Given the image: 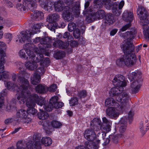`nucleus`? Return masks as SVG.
<instances>
[{
  "label": "nucleus",
  "instance_id": "1",
  "mask_svg": "<svg viewBox=\"0 0 149 149\" xmlns=\"http://www.w3.org/2000/svg\"><path fill=\"white\" fill-rule=\"evenodd\" d=\"M136 33L134 30H132L123 34V36L127 39V41L121 45L124 55L116 60V63L118 65L121 66L125 64L127 66H131L136 62V57L134 52L135 47L131 41L134 38Z\"/></svg>",
  "mask_w": 149,
  "mask_h": 149
},
{
  "label": "nucleus",
  "instance_id": "2",
  "mask_svg": "<svg viewBox=\"0 0 149 149\" xmlns=\"http://www.w3.org/2000/svg\"><path fill=\"white\" fill-rule=\"evenodd\" d=\"M18 77V90L20 92L16 94L15 97L20 104H24L25 98L30 95L29 83L28 80L24 77L19 76Z\"/></svg>",
  "mask_w": 149,
  "mask_h": 149
},
{
  "label": "nucleus",
  "instance_id": "3",
  "mask_svg": "<svg viewBox=\"0 0 149 149\" xmlns=\"http://www.w3.org/2000/svg\"><path fill=\"white\" fill-rule=\"evenodd\" d=\"M90 127L85 130L84 135L86 139L92 141L96 138L95 132L102 130L104 128L102 127L101 120L98 118H95L91 121Z\"/></svg>",
  "mask_w": 149,
  "mask_h": 149
},
{
  "label": "nucleus",
  "instance_id": "4",
  "mask_svg": "<svg viewBox=\"0 0 149 149\" xmlns=\"http://www.w3.org/2000/svg\"><path fill=\"white\" fill-rule=\"evenodd\" d=\"M141 75V73L140 71L133 72L129 77L130 81L136 79L131 84V91L133 94H136L138 92L142 85L143 79Z\"/></svg>",
  "mask_w": 149,
  "mask_h": 149
},
{
  "label": "nucleus",
  "instance_id": "5",
  "mask_svg": "<svg viewBox=\"0 0 149 149\" xmlns=\"http://www.w3.org/2000/svg\"><path fill=\"white\" fill-rule=\"evenodd\" d=\"M136 12L141 20L140 24L143 26L147 25L149 23V15L145 8L141 6H139Z\"/></svg>",
  "mask_w": 149,
  "mask_h": 149
},
{
  "label": "nucleus",
  "instance_id": "6",
  "mask_svg": "<svg viewBox=\"0 0 149 149\" xmlns=\"http://www.w3.org/2000/svg\"><path fill=\"white\" fill-rule=\"evenodd\" d=\"M59 15L56 13L49 14L47 17L46 21L49 22L47 27L52 31H55L56 28H57V24L56 22L59 20Z\"/></svg>",
  "mask_w": 149,
  "mask_h": 149
},
{
  "label": "nucleus",
  "instance_id": "7",
  "mask_svg": "<svg viewBox=\"0 0 149 149\" xmlns=\"http://www.w3.org/2000/svg\"><path fill=\"white\" fill-rule=\"evenodd\" d=\"M79 8L78 7H73L71 8L69 6L65 7L63 13V17L64 19L67 21H71L73 19V17L72 15V12L73 13H79Z\"/></svg>",
  "mask_w": 149,
  "mask_h": 149
},
{
  "label": "nucleus",
  "instance_id": "8",
  "mask_svg": "<svg viewBox=\"0 0 149 149\" xmlns=\"http://www.w3.org/2000/svg\"><path fill=\"white\" fill-rule=\"evenodd\" d=\"M129 100V95L126 93L124 92V91L119 96H118L116 98V100L122 104L121 105H119V107L121 111H123L125 110L127 106Z\"/></svg>",
  "mask_w": 149,
  "mask_h": 149
},
{
  "label": "nucleus",
  "instance_id": "9",
  "mask_svg": "<svg viewBox=\"0 0 149 149\" xmlns=\"http://www.w3.org/2000/svg\"><path fill=\"white\" fill-rule=\"evenodd\" d=\"M45 70L43 67H39L34 74L33 77L31 79L32 84L36 85L40 82L41 76L45 72Z\"/></svg>",
  "mask_w": 149,
  "mask_h": 149
},
{
  "label": "nucleus",
  "instance_id": "10",
  "mask_svg": "<svg viewBox=\"0 0 149 149\" xmlns=\"http://www.w3.org/2000/svg\"><path fill=\"white\" fill-rule=\"evenodd\" d=\"M125 79V77L122 75H116L112 81L113 84L114 86L125 87L126 85Z\"/></svg>",
  "mask_w": 149,
  "mask_h": 149
},
{
  "label": "nucleus",
  "instance_id": "11",
  "mask_svg": "<svg viewBox=\"0 0 149 149\" xmlns=\"http://www.w3.org/2000/svg\"><path fill=\"white\" fill-rule=\"evenodd\" d=\"M105 16L104 11L102 10H98L96 13L91 14L87 19H88L90 17V19L91 20L92 19L94 20H99L104 18Z\"/></svg>",
  "mask_w": 149,
  "mask_h": 149
},
{
  "label": "nucleus",
  "instance_id": "12",
  "mask_svg": "<svg viewBox=\"0 0 149 149\" xmlns=\"http://www.w3.org/2000/svg\"><path fill=\"white\" fill-rule=\"evenodd\" d=\"M123 136V134L120 135L112 134L109 136L108 138L106 139L105 142L103 143V145H107L109 143L110 141H112L114 143H117L118 142L119 137H122Z\"/></svg>",
  "mask_w": 149,
  "mask_h": 149
},
{
  "label": "nucleus",
  "instance_id": "13",
  "mask_svg": "<svg viewBox=\"0 0 149 149\" xmlns=\"http://www.w3.org/2000/svg\"><path fill=\"white\" fill-rule=\"evenodd\" d=\"M28 116L27 112L25 110L23 109H20L16 113L15 118V120L18 123L22 121L25 117Z\"/></svg>",
  "mask_w": 149,
  "mask_h": 149
},
{
  "label": "nucleus",
  "instance_id": "14",
  "mask_svg": "<svg viewBox=\"0 0 149 149\" xmlns=\"http://www.w3.org/2000/svg\"><path fill=\"white\" fill-rule=\"evenodd\" d=\"M34 47L33 44L30 43H28L24 46V48L26 51V53L30 59H32L35 57L34 54L32 51L33 50Z\"/></svg>",
  "mask_w": 149,
  "mask_h": 149
},
{
  "label": "nucleus",
  "instance_id": "15",
  "mask_svg": "<svg viewBox=\"0 0 149 149\" xmlns=\"http://www.w3.org/2000/svg\"><path fill=\"white\" fill-rule=\"evenodd\" d=\"M112 88L109 91V93L112 95V96L115 97V99L116 100V98L118 96H119V95L123 93L124 91V88L123 86H116Z\"/></svg>",
  "mask_w": 149,
  "mask_h": 149
},
{
  "label": "nucleus",
  "instance_id": "16",
  "mask_svg": "<svg viewBox=\"0 0 149 149\" xmlns=\"http://www.w3.org/2000/svg\"><path fill=\"white\" fill-rule=\"evenodd\" d=\"M32 34H33V32H30L29 31L27 30L25 32L22 31L20 33V37H18L19 42L22 43L26 40L29 42L31 40L30 37Z\"/></svg>",
  "mask_w": 149,
  "mask_h": 149
},
{
  "label": "nucleus",
  "instance_id": "17",
  "mask_svg": "<svg viewBox=\"0 0 149 149\" xmlns=\"http://www.w3.org/2000/svg\"><path fill=\"white\" fill-rule=\"evenodd\" d=\"M53 40L49 37H46L42 38L41 39L40 44L38 45L40 48L43 49L47 47V45H49L51 42H53Z\"/></svg>",
  "mask_w": 149,
  "mask_h": 149
},
{
  "label": "nucleus",
  "instance_id": "18",
  "mask_svg": "<svg viewBox=\"0 0 149 149\" xmlns=\"http://www.w3.org/2000/svg\"><path fill=\"white\" fill-rule=\"evenodd\" d=\"M34 58L33 59H30L29 58L28 59L25 63V65L28 69L33 70L36 69L37 68V64L34 62Z\"/></svg>",
  "mask_w": 149,
  "mask_h": 149
},
{
  "label": "nucleus",
  "instance_id": "19",
  "mask_svg": "<svg viewBox=\"0 0 149 149\" xmlns=\"http://www.w3.org/2000/svg\"><path fill=\"white\" fill-rule=\"evenodd\" d=\"M36 141L34 142L31 141L26 144V147L27 149H41V143L40 140Z\"/></svg>",
  "mask_w": 149,
  "mask_h": 149
},
{
  "label": "nucleus",
  "instance_id": "20",
  "mask_svg": "<svg viewBox=\"0 0 149 149\" xmlns=\"http://www.w3.org/2000/svg\"><path fill=\"white\" fill-rule=\"evenodd\" d=\"M41 0H24L25 4H27L29 9L31 11H33L36 9L37 6L36 3L40 2Z\"/></svg>",
  "mask_w": 149,
  "mask_h": 149
},
{
  "label": "nucleus",
  "instance_id": "21",
  "mask_svg": "<svg viewBox=\"0 0 149 149\" xmlns=\"http://www.w3.org/2000/svg\"><path fill=\"white\" fill-rule=\"evenodd\" d=\"M105 106L109 108L111 106H114L115 107H119L120 105L118 103L116 102L114 99L110 97L107 99L105 102Z\"/></svg>",
  "mask_w": 149,
  "mask_h": 149
},
{
  "label": "nucleus",
  "instance_id": "22",
  "mask_svg": "<svg viewBox=\"0 0 149 149\" xmlns=\"http://www.w3.org/2000/svg\"><path fill=\"white\" fill-rule=\"evenodd\" d=\"M116 107H109L106 110V114L111 118H116L119 116V113L117 112Z\"/></svg>",
  "mask_w": 149,
  "mask_h": 149
},
{
  "label": "nucleus",
  "instance_id": "23",
  "mask_svg": "<svg viewBox=\"0 0 149 149\" xmlns=\"http://www.w3.org/2000/svg\"><path fill=\"white\" fill-rule=\"evenodd\" d=\"M33 11V12L34 14L31 18L33 20L36 21H39L42 19L44 18V14L43 13L40 11H38L35 10Z\"/></svg>",
  "mask_w": 149,
  "mask_h": 149
},
{
  "label": "nucleus",
  "instance_id": "24",
  "mask_svg": "<svg viewBox=\"0 0 149 149\" xmlns=\"http://www.w3.org/2000/svg\"><path fill=\"white\" fill-rule=\"evenodd\" d=\"M35 90L38 93L44 94L47 91V87L44 85L39 84L36 86Z\"/></svg>",
  "mask_w": 149,
  "mask_h": 149
},
{
  "label": "nucleus",
  "instance_id": "25",
  "mask_svg": "<svg viewBox=\"0 0 149 149\" xmlns=\"http://www.w3.org/2000/svg\"><path fill=\"white\" fill-rule=\"evenodd\" d=\"M55 10L56 12H61L64 10V3L63 1H58L54 3V4Z\"/></svg>",
  "mask_w": 149,
  "mask_h": 149
},
{
  "label": "nucleus",
  "instance_id": "26",
  "mask_svg": "<svg viewBox=\"0 0 149 149\" xmlns=\"http://www.w3.org/2000/svg\"><path fill=\"white\" fill-rule=\"evenodd\" d=\"M133 17V13L131 12H125L123 15V19L127 22H130L132 21Z\"/></svg>",
  "mask_w": 149,
  "mask_h": 149
},
{
  "label": "nucleus",
  "instance_id": "27",
  "mask_svg": "<svg viewBox=\"0 0 149 149\" xmlns=\"http://www.w3.org/2000/svg\"><path fill=\"white\" fill-rule=\"evenodd\" d=\"M105 20V22L109 25L113 24L115 21L114 16L111 13L106 15Z\"/></svg>",
  "mask_w": 149,
  "mask_h": 149
},
{
  "label": "nucleus",
  "instance_id": "28",
  "mask_svg": "<svg viewBox=\"0 0 149 149\" xmlns=\"http://www.w3.org/2000/svg\"><path fill=\"white\" fill-rule=\"evenodd\" d=\"M102 121L103 123L104 124H105V127H103V126H104V125H102V127H104V128H105V129H106V131H108V132L110 131L111 130V123L109 121L106 117H104L102 118ZM104 130L103 129H102V130Z\"/></svg>",
  "mask_w": 149,
  "mask_h": 149
},
{
  "label": "nucleus",
  "instance_id": "29",
  "mask_svg": "<svg viewBox=\"0 0 149 149\" xmlns=\"http://www.w3.org/2000/svg\"><path fill=\"white\" fill-rule=\"evenodd\" d=\"M37 116L40 119L45 120L48 118L49 115L47 112L40 109V112L38 113Z\"/></svg>",
  "mask_w": 149,
  "mask_h": 149
},
{
  "label": "nucleus",
  "instance_id": "30",
  "mask_svg": "<svg viewBox=\"0 0 149 149\" xmlns=\"http://www.w3.org/2000/svg\"><path fill=\"white\" fill-rule=\"evenodd\" d=\"M65 55V52L62 50L55 51L54 54V57L57 59H61L64 57Z\"/></svg>",
  "mask_w": 149,
  "mask_h": 149
},
{
  "label": "nucleus",
  "instance_id": "31",
  "mask_svg": "<svg viewBox=\"0 0 149 149\" xmlns=\"http://www.w3.org/2000/svg\"><path fill=\"white\" fill-rule=\"evenodd\" d=\"M31 32H33V34H35L38 32L39 31L40 29L41 28V25L39 24H32L31 26Z\"/></svg>",
  "mask_w": 149,
  "mask_h": 149
},
{
  "label": "nucleus",
  "instance_id": "32",
  "mask_svg": "<svg viewBox=\"0 0 149 149\" xmlns=\"http://www.w3.org/2000/svg\"><path fill=\"white\" fill-rule=\"evenodd\" d=\"M42 143L45 146H48L52 143V139L49 137H45L41 139Z\"/></svg>",
  "mask_w": 149,
  "mask_h": 149
},
{
  "label": "nucleus",
  "instance_id": "33",
  "mask_svg": "<svg viewBox=\"0 0 149 149\" xmlns=\"http://www.w3.org/2000/svg\"><path fill=\"white\" fill-rule=\"evenodd\" d=\"M16 7L17 10L20 11H25L26 9H29L27 4H25L24 0H23V4L21 3H17L16 5Z\"/></svg>",
  "mask_w": 149,
  "mask_h": 149
},
{
  "label": "nucleus",
  "instance_id": "34",
  "mask_svg": "<svg viewBox=\"0 0 149 149\" xmlns=\"http://www.w3.org/2000/svg\"><path fill=\"white\" fill-rule=\"evenodd\" d=\"M8 90L5 89H3L1 92L0 96V108H1L4 103V97L6 95Z\"/></svg>",
  "mask_w": 149,
  "mask_h": 149
},
{
  "label": "nucleus",
  "instance_id": "35",
  "mask_svg": "<svg viewBox=\"0 0 149 149\" xmlns=\"http://www.w3.org/2000/svg\"><path fill=\"white\" fill-rule=\"evenodd\" d=\"M7 87L8 89H12L14 90H15L17 92H19L18 90V86L16 84H14L10 82H8L7 83Z\"/></svg>",
  "mask_w": 149,
  "mask_h": 149
},
{
  "label": "nucleus",
  "instance_id": "36",
  "mask_svg": "<svg viewBox=\"0 0 149 149\" xmlns=\"http://www.w3.org/2000/svg\"><path fill=\"white\" fill-rule=\"evenodd\" d=\"M27 99V100H26V104L27 107L28 108L34 107L36 105V103L33 100H31L30 98Z\"/></svg>",
  "mask_w": 149,
  "mask_h": 149
},
{
  "label": "nucleus",
  "instance_id": "37",
  "mask_svg": "<svg viewBox=\"0 0 149 149\" xmlns=\"http://www.w3.org/2000/svg\"><path fill=\"white\" fill-rule=\"evenodd\" d=\"M28 98H30V99L31 100H34L35 103H36V102L37 100H38V99L39 98V97L36 94H33L32 95H31V93H30V95L29 96L26 97L25 98L24 102L26 101V99Z\"/></svg>",
  "mask_w": 149,
  "mask_h": 149
},
{
  "label": "nucleus",
  "instance_id": "38",
  "mask_svg": "<svg viewBox=\"0 0 149 149\" xmlns=\"http://www.w3.org/2000/svg\"><path fill=\"white\" fill-rule=\"evenodd\" d=\"M5 63V61L4 58V56H2L0 58V73L4 71V65Z\"/></svg>",
  "mask_w": 149,
  "mask_h": 149
},
{
  "label": "nucleus",
  "instance_id": "39",
  "mask_svg": "<svg viewBox=\"0 0 149 149\" xmlns=\"http://www.w3.org/2000/svg\"><path fill=\"white\" fill-rule=\"evenodd\" d=\"M54 6V4L51 3H45L44 5V8L45 10L49 12L52 10Z\"/></svg>",
  "mask_w": 149,
  "mask_h": 149
},
{
  "label": "nucleus",
  "instance_id": "40",
  "mask_svg": "<svg viewBox=\"0 0 149 149\" xmlns=\"http://www.w3.org/2000/svg\"><path fill=\"white\" fill-rule=\"evenodd\" d=\"M78 102V98L76 97L71 98L69 100V104L70 106H74L77 104Z\"/></svg>",
  "mask_w": 149,
  "mask_h": 149
},
{
  "label": "nucleus",
  "instance_id": "41",
  "mask_svg": "<svg viewBox=\"0 0 149 149\" xmlns=\"http://www.w3.org/2000/svg\"><path fill=\"white\" fill-rule=\"evenodd\" d=\"M5 43L3 42L0 41V56L1 57L2 56L4 57L5 56L4 54H3L4 52V49H5Z\"/></svg>",
  "mask_w": 149,
  "mask_h": 149
},
{
  "label": "nucleus",
  "instance_id": "42",
  "mask_svg": "<svg viewBox=\"0 0 149 149\" xmlns=\"http://www.w3.org/2000/svg\"><path fill=\"white\" fill-rule=\"evenodd\" d=\"M51 124L52 127L55 128H59L62 125L61 123L60 122L55 120H52Z\"/></svg>",
  "mask_w": 149,
  "mask_h": 149
},
{
  "label": "nucleus",
  "instance_id": "43",
  "mask_svg": "<svg viewBox=\"0 0 149 149\" xmlns=\"http://www.w3.org/2000/svg\"><path fill=\"white\" fill-rule=\"evenodd\" d=\"M63 42L60 40H58L55 41L53 42V45L54 47L61 49L62 45H63Z\"/></svg>",
  "mask_w": 149,
  "mask_h": 149
},
{
  "label": "nucleus",
  "instance_id": "44",
  "mask_svg": "<svg viewBox=\"0 0 149 149\" xmlns=\"http://www.w3.org/2000/svg\"><path fill=\"white\" fill-rule=\"evenodd\" d=\"M26 51L24 49H21L19 52V55L21 58L28 60V57L26 56Z\"/></svg>",
  "mask_w": 149,
  "mask_h": 149
},
{
  "label": "nucleus",
  "instance_id": "45",
  "mask_svg": "<svg viewBox=\"0 0 149 149\" xmlns=\"http://www.w3.org/2000/svg\"><path fill=\"white\" fill-rule=\"evenodd\" d=\"M16 65L17 67H18L19 70H20L19 72L23 75L26 72L22 68L23 65L22 63L21 62H17Z\"/></svg>",
  "mask_w": 149,
  "mask_h": 149
},
{
  "label": "nucleus",
  "instance_id": "46",
  "mask_svg": "<svg viewBox=\"0 0 149 149\" xmlns=\"http://www.w3.org/2000/svg\"><path fill=\"white\" fill-rule=\"evenodd\" d=\"M87 95V92L85 90L79 91L78 93V96L80 99L85 97Z\"/></svg>",
  "mask_w": 149,
  "mask_h": 149
},
{
  "label": "nucleus",
  "instance_id": "47",
  "mask_svg": "<svg viewBox=\"0 0 149 149\" xmlns=\"http://www.w3.org/2000/svg\"><path fill=\"white\" fill-rule=\"evenodd\" d=\"M76 24L75 23L73 22H70L68 24V30L70 32H72L76 28Z\"/></svg>",
  "mask_w": 149,
  "mask_h": 149
},
{
  "label": "nucleus",
  "instance_id": "48",
  "mask_svg": "<svg viewBox=\"0 0 149 149\" xmlns=\"http://www.w3.org/2000/svg\"><path fill=\"white\" fill-rule=\"evenodd\" d=\"M140 130L142 134L143 135H144L146 132L148 130L149 128H146L144 129L143 125V122L141 123L139 126Z\"/></svg>",
  "mask_w": 149,
  "mask_h": 149
},
{
  "label": "nucleus",
  "instance_id": "49",
  "mask_svg": "<svg viewBox=\"0 0 149 149\" xmlns=\"http://www.w3.org/2000/svg\"><path fill=\"white\" fill-rule=\"evenodd\" d=\"M89 142H88L87 143V142L85 143L86 146L88 149H98L99 147L98 145L94 144L92 145V147L91 146L90 148V145L89 144Z\"/></svg>",
  "mask_w": 149,
  "mask_h": 149
},
{
  "label": "nucleus",
  "instance_id": "50",
  "mask_svg": "<svg viewBox=\"0 0 149 149\" xmlns=\"http://www.w3.org/2000/svg\"><path fill=\"white\" fill-rule=\"evenodd\" d=\"M53 105L49 103L47 105H45L43 106V107L48 112H50L52 111L53 109Z\"/></svg>",
  "mask_w": 149,
  "mask_h": 149
},
{
  "label": "nucleus",
  "instance_id": "51",
  "mask_svg": "<svg viewBox=\"0 0 149 149\" xmlns=\"http://www.w3.org/2000/svg\"><path fill=\"white\" fill-rule=\"evenodd\" d=\"M1 77H2V80L4 81V79H8L9 75L8 72L6 71H3L0 73Z\"/></svg>",
  "mask_w": 149,
  "mask_h": 149
},
{
  "label": "nucleus",
  "instance_id": "52",
  "mask_svg": "<svg viewBox=\"0 0 149 149\" xmlns=\"http://www.w3.org/2000/svg\"><path fill=\"white\" fill-rule=\"evenodd\" d=\"M73 36L76 38H79L80 36V32L78 29H75L73 33Z\"/></svg>",
  "mask_w": 149,
  "mask_h": 149
},
{
  "label": "nucleus",
  "instance_id": "53",
  "mask_svg": "<svg viewBox=\"0 0 149 149\" xmlns=\"http://www.w3.org/2000/svg\"><path fill=\"white\" fill-rule=\"evenodd\" d=\"M34 107L28 108L27 111V114L29 113V115L30 114H32L33 115H35L37 112V111Z\"/></svg>",
  "mask_w": 149,
  "mask_h": 149
},
{
  "label": "nucleus",
  "instance_id": "54",
  "mask_svg": "<svg viewBox=\"0 0 149 149\" xmlns=\"http://www.w3.org/2000/svg\"><path fill=\"white\" fill-rule=\"evenodd\" d=\"M45 101L43 97H39L38 100L36 102V103L42 106H44L45 104Z\"/></svg>",
  "mask_w": 149,
  "mask_h": 149
},
{
  "label": "nucleus",
  "instance_id": "55",
  "mask_svg": "<svg viewBox=\"0 0 149 149\" xmlns=\"http://www.w3.org/2000/svg\"><path fill=\"white\" fill-rule=\"evenodd\" d=\"M119 130L120 132L123 133L125 132L126 129L127 125H119Z\"/></svg>",
  "mask_w": 149,
  "mask_h": 149
},
{
  "label": "nucleus",
  "instance_id": "56",
  "mask_svg": "<svg viewBox=\"0 0 149 149\" xmlns=\"http://www.w3.org/2000/svg\"><path fill=\"white\" fill-rule=\"evenodd\" d=\"M64 104L63 102H58V101L54 104V107L56 109L61 108L63 106Z\"/></svg>",
  "mask_w": 149,
  "mask_h": 149
},
{
  "label": "nucleus",
  "instance_id": "57",
  "mask_svg": "<svg viewBox=\"0 0 149 149\" xmlns=\"http://www.w3.org/2000/svg\"><path fill=\"white\" fill-rule=\"evenodd\" d=\"M134 114V112L132 111H130L129 113L128 118L129 123L130 124L133 121V116Z\"/></svg>",
  "mask_w": 149,
  "mask_h": 149
},
{
  "label": "nucleus",
  "instance_id": "58",
  "mask_svg": "<svg viewBox=\"0 0 149 149\" xmlns=\"http://www.w3.org/2000/svg\"><path fill=\"white\" fill-rule=\"evenodd\" d=\"M89 4L90 2L88 1L86 2V3H85L84 7L85 11L83 12V13L84 15H86L87 16V14H88L89 13H88V11L86 9L89 6Z\"/></svg>",
  "mask_w": 149,
  "mask_h": 149
},
{
  "label": "nucleus",
  "instance_id": "59",
  "mask_svg": "<svg viewBox=\"0 0 149 149\" xmlns=\"http://www.w3.org/2000/svg\"><path fill=\"white\" fill-rule=\"evenodd\" d=\"M41 63L43 65H48L49 63H50L49 58L48 57L45 58L43 60L42 59Z\"/></svg>",
  "mask_w": 149,
  "mask_h": 149
},
{
  "label": "nucleus",
  "instance_id": "60",
  "mask_svg": "<svg viewBox=\"0 0 149 149\" xmlns=\"http://www.w3.org/2000/svg\"><path fill=\"white\" fill-rule=\"evenodd\" d=\"M58 100V97L57 96H55L52 97L50 99L49 103L54 105V104L57 102Z\"/></svg>",
  "mask_w": 149,
  "mask_h": 149
},
{
  "label": "nucleus",
  "instance_id": "61",
  "mask_svg": "<svg viewBox=\"0 0 149 149\" xmlns=\"http://www.w3.org/2000/svg\"><path fill=\"white\" fill-rule=\"evenodd\" d=\"M57 88L56 85V84H53L51 85L50 87H47V91L54 92L56 91Z\"/></svg>",
  "mask_w": 149,
  "mask_h": 149
},
{
  "label": "nucleus",
  "instance_id": "62",
  "mask_svg": "<svg viewBox=\"0 0 149 149\" xmlns=\"http://www.w3.org/2000/svg\"><path fill=\"white\" fill-rule=\"evenodd\" d=\"M127 119L126 117H123L121 118L119 123V125H127Z\"/></svg>",
  "mask_w": 149,
  "mask_h": 149
},
{
  "label": "nucleus",
  "instance_id": "63",
  "mask_svg": "<svg viewBox=\"0 0 149 149\" xmlns=\"http://www.w3.org/2000/svg\"><path fill=\"white\" fill-rule=\"evenodd\" d=\"M106 136V133L103 132H100L96 135V137H100L104 139Z\"/></svg>",
  "mask_w": 149,
  "mask_h": 149
},
{
  "label": "nucleus",
  "instance_id": "64",
  "mask_svg": "<svg viewBox=\"0 0 149 149\" xmlns=\"http://www.w3.org/2000/svg\"><path fill=\"white\" fill-rule=\"evenodd\" d=\"M143 34L146 39H149V28L147 29L144 31Z\"/></svg>",
  "mask_w": 149,
  "mask_h": 149
}]
</instances>
